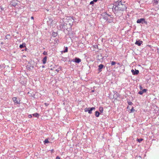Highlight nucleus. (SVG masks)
Here are the masks:
<instances>
[{
	"label": "nucleus",
	"mask_w": 159,
	"mask_h": 159,
	"mask_svg": "<svg viewBox=\"0 0 159 159\" xmlns=\"http://www.w3.org/2000/svg\"><path fill=\"white\" fill-rule=\"evenodd\" d=\"M157 50H158V51H157L158 52H159V49H157Z\"/></svg>",
	"instance_id": "obj_57"
},
{
	"label": "nucleus",
	"mask_w": 159,
	"mask_h": 159,
	"mask_svg": "<svg viewBox=\"0 0 159 159\" xmlns=\"http://www.w3.org/2000/svg\"><path fill=\"white\" fill-rule=\"evenodd\" d=\"M116 64L119 66L120 67L122 68L123 65L119 63H116Z\"/></svg>",
	"instance_id": "obj_33"
},
{
	"label": "nucleus",
	"mask_w": 159,
	"mask_h": 159,
	"mask_svg": "<svg viewBox=\"0 0 159 159\" xmlns=\"http://www.w3.org/2000/svg\"><path fill=\"white\" fill-rule=\"evenodd\" d=\"M26 44L25 43H23L21 44H20L19 47L20 48H23L24 47H26Z\"/></svg>",
	"instance_id": "obj_17"
},
{
	"label": "nucleus",
	"mask_w": 159,
	"mask_h": 159,
	"mask_svg": "<svg viewBox=\"0 0 159 159\" xmlns=\"http://www.w3.org/2000/svg\"><path fill=\"white\" fill-rule=\"evenodd\" d=\"M81 59L80 58L77 57H75V58L72 60V61L75 62L76 63H79L81 61Z\"/></svg>",
	"instance_id": "obj_10"
},
{
	"label": "nucleus",
	"mask_w": 159,
	"mask_h": 159,
	"mask_svg": "<svg viewBox=\"0 0 159 159\" xmlns=\"http://www.w3.org/2000/svg\"><path fill=\"white\" fill-rule=\"evenodd\" d=\"M12 100H13V101L15 105L20 104V100L19 99H17L16 97H14L13 98Z\"/></svg>",
	"instance_id": "obj_8"
},
{
	"label": "nucleus",
	"mask_w": 159,
	"mask_h": 159,
	"mask_svg": "<svg viewBox=\"0 0 159 159\" xmlns=\"http://www.w3.org/2000/svg\"><path fill=\"white\" fill-rule=\"evenodd\" d=\"M67 58L66 57H62L61 60L65 61H66Z\"/></svg>",
	"instance_id": "obj_30"
},
{
	"label": "nucleus",
	"mask_w": 159,
	"mask_h": 159,
	"mask_svg": "<svg viewBox=\"0 0 159 159\" xmlns=\"http://www.w3.org/2000/svg\"><path fill=\"white\" fill-rule=\"evenodd\" d=\"M135 110L134 109V108L133 107H132V108L130 110V111L129 112L130 113H133L134 111H135Z\"/></svg>",
	"instance_id": "obj_26"
},
{
	"label": "nucleus",
	"mask_w": 159,
	"mask_h": 159,
	"mask_svg": "<svg viewBox=\"0 0 159 159\" xmlns=\"http://www.w3.org/2000/svg\"><path fill=\"white\" fill-rule=\"evenodd\" d=\"M11 6H12L13 7H15L17 5V3H16L15 2V1H12L11 2Z\"/></svg>",
	"instance_id": "obj_18"
},
{
	"label": "nucleus",
	"mask_w": 159,
	"mask_h": 159,
	"mask_svg": "<svg viewBox=\"0 0 159 159\" xmlns=\"http://www.w3.org/2000/svg\"><path fill=\"white\" fill-rule=\"evenodd\" d=\"M106 68H107V67H106Z\"/></svg>",
	"instance_id": "obj_63"
},
{
	"label": "nucleus",
	"mask_w": 159,
	"mask_h": 159,
	"mask_svg": "<svg viewBox=\"0 0 159 159\" xmlns=\"http://www.w3.org/2000/svg\"><path fill=\"white\" fill-rule=\"evenodd\" d=\"M112 19H113V18H111L110 19L108 18V20H107V21L108 23H111L112 21Z\"/></svg>",
	"instance_id": "obj_28"
},
{
	"label": "nucleus",
	"mask_w": 159,
	"mask_h": 159,
	"mask_svg": "<svg viewBox=\"0 0 159 159\" xmlns=\"http://www.w3.org/2000/svg\"><path fill=\"white\" fill-rule=\"evenodd\" d=\"M131 72L133 75H138L139 73V71L135 69V70L132 69L131 70Z\"/></svg>",
	"instance_id": "obj_11"
},
{
	"label": "nucleus",
	"mask_w": 159,
	"mask_h": 159,
	"mask_svg": "<svg viewBox=\"0 0 159 159\" xmlns=\"http://www.w3.org/2000/svg\"><path fill=\"white\" fill-rule=\"evenodd\" d=\"M6 39H10L11 38V36L10 34H7L6 35L5 37Z\"/></svg>",
	"instance_id": "obj_24"
},
{
	"label": "nucleus",
	"mask_w": 159,
	"mask_h": 159,
	"mask_svg": "<svg viewBox=\"0 0 159 159\" xmlns=\"http://www.w3.org/2000/svg\"><path fill=\"white\" fill-rule=\"evenodd\" d=\"M60 23H61L59 25L60 30L64 31L65 30H66L68 32L71 30L70 25H68L67 24L65 23L63 20H62L61 22L60 21Z\"/></svg>",
	"instance_id": "obj_1"
},
{
	"label": "nucleus",
	"mask_w": 159,
	"mask_h": 159,
	"mask_svg": "<svg viewBox=\"0 0 159 159\" xmlns=\"http://www.w3.org/2000/svg\"><path fill=\"white\" fill-rule=\"evenodd\" d=\"M143 140V139L142 138L137 139V140L139 143H140Z\"/></svg>",
	"instance_id": "obj_29"
},
{
	"label": "nucleus",
	"mask_w": 159,
	"mask_h": 159,
	"mask_svg": "<svg viewBox=\"0 0 159 159\" xmlns=\"http://www.w3.org/2000/svg\"><path fill=\"white\" fill-rule=\"evenodd\" d=\"M94 91H95V90H94V89H93L91 91V93H93V92H94Z\"/></svg>",
	"instance_id": "obj_50"
},
{
	"label": "nucleus",
	"mask_w": 159,
	"mask_h": 159,
	"mask_svg": "<svg viewBox=\"0 0 159 159\" xmlns=\"http://www.w3.org/2000/svg\"><path fill=\"white\" fill-rule=\"evenodd\" d=\"M128 107H129V106H127V109H128Z\"/></svg>",
	"instance_id": "obj_61"
},
{
	"label": "nucleus",
	"mask_w": 159,
	"mask_h": 159,
	"mask_svg": "<svg viewBox=\"0 0 159 159\" xmlns=\"http://www.w3.org/2000/svg\"><path fill=\"white\" fill-rule=\"evenodd\" d=\"M34 61L32 60H30L28 62V64L27 66H30V67H31L32 69H34Z\"/></svg>",
	"instance_id": "obj_7"
},
{
	"label": "nucleus",
	"mask_w": 159,
	"mask_h": 159,
	"mask_svg": "<svg viewBox=\"0 0 159 159\" xmlns=\"http://www.w3.org/2000/svg\"><path fill=\"white\" fill-rule=\"evenodd\" d=\"M98 67V68L97 70L98 71V73L101 72L102 70V69H105V66L103 64H102L99 65Z\"/></svg>",
	"instance_id": "obj_6"
},
{
	"label": "nucleus",
	"mask_w": 159,
	"mask_h": 159,
	"mask_svg": "<svg viewBox=\"0 0 159 159\" xmlns=\"http://www.w3.org/2000/svg\"><path fill=\"white\" fill-rule=\"evenodd\" d=\"M71 18L72 20V22H73L74 21V17L73 16H72L71 17Z\"/></svg>",
	"instance_id": "obj_48"
},
{
	"label": "nucleus",
	"mask_w": 159,
	"mask_h": 159,
	"mask_svg": "<svg viewBox=\"0 0 159 159\" xmlns=\"http://www.w3.org/2000/svg\"><path fill=\"white\" fill-rule=\"evenodd\" d=\"M32 115L34 116L37 117V118H38L39 117V114L37 113L33 114Z\"/></svg>",
	"instance_id": "obj_21"
},
{
	"label": "nucleus",
	"mask_w": 159,
	"mask_h": 159,
	"mask_svg": "<svg viewBox=\"0 0 159 159\" xmlns=\"http://www.w3.org/2000/svg\"><path fill=\"white\" fill-rule=\"evenodd\" d=\"M126 9L127 7L125 5L122 4V5L117 7V13L120 11H126Z\"/></svg>",
	"instance_id": "obj_2"
},
{
	"label": "nucleus",
	"mask_w": 159,
	"mask_h": 159,
	"mask_svg": "<svg viewBox=\"0 0 159 159\" xmlns=\"http://www.w3.org/2000/svg\"><path fill=\"white\" fill-rule=\"evenodd\" d=\"M109 16L111 18H113V15L108 14V17Z\"/></svg>",
	"instance_id": "obj_38"
},
{
	"label": "nucleus",
	"mask_w": 159,
	"mask_h": 159,
	"mask_svg": "<svg viewBox=\"0 0 159 159\" xmlns=\"http://www.w3.org/2000/svg\"><path fill=\"white\" fill-rule=\"evenodd\" d=\"M49 20L50 21H53V20L52 19H49Z\"/></svg>",
	"instance_id": "obj_54"
},
{
	"label": "nucleus",
	"mask_w": 159,
	"mask_h": 159,
	"mask_svg": "<svg viewBox=\"0 0 159 159\" xmlns=\"http://www.w3.org/2000/svg\"><path fill=\"white\" fill-rule=\"evenodd\" d=\"M68 48L67 47H65L64 48V50L63 51H62V53L63 52L64 53L66 52H68Z\"/></svg>",
	"instance_id": "obj_22"
},
{
	"label": "nucleus",
	"mask_w": 159,
	"mask_h": 159,
	"mask_svg": "<svg viewBox=\"0 0 159 159\" xmlns=\"http://www.w3.org/2000/svg\"><path fill=\"white\" fill-rule=\"evenodd\" d=\"M43 54L44 55H48L47 52L44 51L43 53Z\"/></svg>",
	"instance_id": "obj_37"
},
{
	"label": "nucleus",
	"mask_w": 159,
	"mask_h": 159,
	"mask_svg": "<svg viewBox=\"0 0 159 159\" xmlns=\"http://www.w3.org/2000/svg\"><path fill=\"white\" fill-rule=\"evenodd\" d=\"M56 159H61V158L59 156H57L56 157Z\"/></svg>",
	"instance_id": "obj_45"
},
{
	"label": "nucleus",
	"mask_w": 159,
	"mask_h": 159,
	"mask_svg": "<svg viewBox=\"0 0 159 159\" xmlns=\"http://www.w3.org/2000/svg\"><path fill=\"white\" fill-rule=\"evenodd\" d=\"M100 114V113L98 111H96L95 112V116L96 117H99Z\"/></svg>",
	"instance_id": "obj_20"
},
{
	"label": "nucleus",
	"mask_w": 159,
	"mask_h": 159,
	"mask_svg": "<svg viewBox=\"0 0 159 159\" xmlns=\"http://www.w3.org/2000/svg\"><path fill=\"white\" fill-rule=\"evenodd\" d=\"M113 5L112 7V11L116 16L117 14V7L114 6V4H112Z\"/></svg>",
	"instance_id": "obj_9"
},
{
	"label": "nucleus",
	"mask_w": 159,
	"mask_h": 159,
	"mask_svg": "<svg viewBox=\"0 0 159 159\" xmlns=\"http://www.w3.org/2000/svg\"><path fill=\"white\" fill-rule=\"evenodd\" d=\"M118 68V66H117V67L115 66V67H114V68Z\"/></svg>",
	"instance_id": "obj_56"
},
{
	"label": "nucleus",
	"mask_w": 159,
	"mask_h": 159,
	"mask_svg": "<svg viewBox=\"0 0 159 159\" xmlns=\"http://www.w3.org/2000/svg\"><path fill=\"white\" fill-rule=\"evenodd\" d=\"M139 88H140V90L143 89V87H142V86L141 85H139Z\"/></svg>",
	"instance_id": "obj_42"
},
{
	"label": "nucleus",
	"mask_w": 159,
	"mask_h": 159,
	"mask_svg": "<svg viewBox=\"0 0 159 159\" xmlns=\"http://www.w3.org/2000/svg\"><path fill=\"white\" fill-rule=\"evenodd\" d=\"M72 25H73V24H72L71 23H69L68 25H70L71 28H72L71 27H72Z\"/></svg>",
	"instance_id": "obj_52"
},
{
	"label": "nucleus",
	"mask_w": 159,
	"mask_h": 159,
	"mask_svg": "<svg viewBox=\"0 0 159 159\" xmlns=\"http://www.w3.org/2000/svg\"><path fill=\"white\" fill-rule=\"evenodd\" d=\"M148 91V89H144L141 90L140 91L138 92V94H139L141 95H143V93H146Z\"/></svg>",
	"instance_id": "obj_14"
},
{
	"label": "nucleus",
	"mask_w": 159,
	"mask_h": 159,
	"mask_svg": "<svg viewBox=\"0 0 159 159\" xmlns=\"http://www.w3.org/2000/svg\"><path fill=\"white\" fill-rule=\"evenodd\" d=\"M136 22L138 24H145L146 25L148 24V22L144 18L138 19L137 20Z\"/></svg>",
	"instance_id": "obj_3"
},
{
	"label": "nucleus",
	"mask_w": 159,
	"mask_h": 159,
	"mask_svg": "<svg viewBox=\"0 0 159 159\" xmlns=\"http://www.w3.org/2000/svg\"><path fill=\"white\" fill-rule=\"evenodd\" d=\"M1 44H2L3 43V42H1Z\"/></svg>",
	"instance_id": "obj_59"
},
{
	"label": "nucleus",
	"mask_w": 159,
	"mask_h": 159,
	"mask_svg": "<svg viewBox=\"0 0 159 159\" xmlns=\"http://www.w3.org/2000/svg\"><path fill=\"white\" fill-rule=\"evenodd\" d=\"M95 109V107H89L88 108L86 107L84 109V111L85 112H88V113L91 114L92 113V111Z\"/></svg>",
	"instance_id": "obj_4"
},
{
	"label": "nucleus",
	"mask_w": 159,
	"mask_h": 159,
	"mask_svg": "<svg viewBox=\"0 0 159 159\" xmlns=\"http://www.w3.org/2000/svg\"><path fill=\"white\" fill-rule=\"evenodd\" d=\"M123 66V69H122V70H123V72H124L125 70V67L124 66Z\"/></svg>",
	"instance_id": "obj_46"
},
{
	"label": "nucleus",
	"mask_w": 159,
	"mask_h": 159,
	"mask_svg": "<svg viewBox=\"0 0 159 159\" xmlns=\"http://www.w3.org/2000/svg\"><path fill=\"white\" fill-rule=\"evenodd\" d=\"M94 3L93 2V1H91L90 2L89 4L92 5L93 6Z\"/></svg>",
	"instance_id": "obj_36"
},
{
	"label": "nucleus",
	"mask_w": 159,
	"mask_h": 159,
	"mask_svg": "<svg viewBox=\"0 0 159 159\" xmlns=\"http://www.w3.org/2000/svg\"><path fill=\"white\" fill-rule=\"evenodd\" d=\"M99 109L100 114H101L103 112V108L102 107H100L99 108Z\"/></svg>",
	"instance_id": "obj_23"
},
{
	"label": "nucleus",
	"mask_w": 159,
	"mask_h": 159,
	"mask_svg": "<svg viewBox=\"0 0 159 159\" xmlns=\"http://www.w3.org/2000/svg\"><path fill=\"white\" fill-rule=\"evenodd\" d=\"M143 43V42L139 39H137L135 44L138 46H140L141 44Z\"/></svg>",
	"instance_id": "obj_13"
},
{
	"label": "nucleus",
	"mask_w": 159,
	"mask_h": 159,
	"mask_svg": "<svg viewBox=\"0 0 159 159\" xmlns=\"http://www.w3.org/2000/svg\"><path fill=\"white\" fill-rule=\"evenodd\" d=\"M31 19H32V20H34V17L33 16H31Z\"/></svg>",
	"instance_id": "obj_53"
},
{
	"label": "nucleus",
	"mask_w": 159,
	"mask_h": 159,
	"mask_svg": "<svg viewBox=\"0 0 159 159\" xmlns=\"http://www.w3.org/2000/svg\"><path fill=\"white\" fill-rule=\"evenodd\" d=\"M42 68H44L45 66H44V65H43V66H42Z\"/></svg>",
	"instance_id": "obj_55"
},
{
	"label": "nucleus",
	"mask_w": 159,
	"mask_h": 159,
	"mask_svg": "<svg viewBox=\"0 0 159 159\" xmlns=\"http://www.w3.org/2000/svg\"><path fill=\"white\" fill-rule=\"evenodd\" d=\"M61 66H60L58 68V69H57L55 70L57 71V72H59V69H60V70L61 69Z\"/></svg>",
	"instance_id": "obj_35"
},
{
	"label": "nucleus",
	"mask_w": 159,
	"mask_h": 159,
	"mask_svg": "<svg viewBox=\"0 0 159 159\" xmlns=\"http://www.w3.org/2000/svg\"><path fill=\"white\" fill-rule=\"evenodd\" d=\"M47 58V57L46 56H45L43 58L42 60V61L43 64H45L46 63Z\"/></svg>",
	"instance_id": "obj_15"
},
{
	"label": "nucleus",
	"mask_w": 159,
	"mask_h": 159,
	"mask_svg": "<svg viewBox=\"0 0 159 159\" xmlns=\"http://www.w3.org/2000/svg\"><path fill=\"white\" fill-rule=\"evenodd\" d=\"M25 50L26 51H27L28 50V49L26 48V47H25Z\"/></svg>",
	"instance_id": "obj_49"
},
{
	"label": "nucleus",
	"mask_w": 159,
	"mask_h": 159,
	"mask_svg": "<svg viewBox=\"0 0 159 159\" xmlns=\"http://www.w3.org/2000/svg\"><path fill=\"white\" fill-rule=\"evenodd\" d=\"M98 1V0H93V2L94 3H95V2H96Z\"/></svg>",
	"instance_id": "obj_47"
},
{
	"label": "nucleus",
	"mask_w": 159,
	"mask_h": 159,
	"mask_svg": "<svg viewBox=\"0 0 159 159\" xmlns=\"http://www.w3.org/2000/svg\"><path fill=\"white\" fill-rule=\"evenodd\" d=\"M0 9H2V11L3 10H4V8H2V7L1 6V7Z\"/></svg>",
	"instance_id": "obj_51"
},
{
	"label": "nucleus",
	"mask_w": 159,
	"mask_h": 159,
	"mask_svg": "<svg viewBox=\"0 0 159 159\" xmlns=\"http://www.w3.org/2000/svg\"><path fill=\"white\" fill-rule=\"evenodd\" d=\"M44 105H45L46 107H48L49 105V103H45Z\"/></svg>",
	"instance_id": "obj_40"
},
{
	"label": "nucleus",
	"mask_w": 159,
	"mask_h": 159,
	"mask_svg": "<svg viewBox=\"0 0 159 159\" xmlns=\"http://www.w3.org/2000/svg\"><path fill=\"white\" fill-rule=\"evenodd\" d=\"M50 70H53V69H52V68H51V69H50Z\"/></svg>",
	"instance_id": "obj_58"
},
{
	"label": "nucleus",
	"mask_w": 159,
	"mask_h": 159,
	"mask_svg": "<svg viewBox=\"0 0 159 159\" xmlns=\"http://www.w3.org/2000/svg\"><path fill=\"white\" fill-rule=\"evenodd\" d=\"M52 35L54 37H55L58 35V34L57 32H53L52 34Z\"/></svg>",
	"instance_id": "obj_19"
},
{
	"label": "nucleus",
	"mask_w": 159,
	"mask_h": 159,
	"mask_svg": "<svg viewBox=\"0 0 159 159\" xmlns=\"http://www.w3.org/2000/svg\"><path fill=\"white\" fill-rule=\"evenodd\" d=\"M0 66H1V65H0Z\"/></svg>",
	"instance_id": "obj_64"
},
{
	"label": "nucleus",
	"mask_w": 159,
	"mask_h": 159,
	"mask_svg": "<svg viewBox=\"0 0 159 159\" xmlns=\"http://www.w3.org/2000/svg\"><path fill=\"white\" fill-rule=\"evenodd\" d=\"M102 18L106 21H107L108 20V14L107 13V12H105L101 14Z\"/></svg>",
	"instance_id": "obj_5"
},
{
	"label": "nucleus",
	"mask_w": 159,
	"mask_h": 159,
	"mask_svg": "<svg viewBox=\"0 0 159 159\" xmlns=\"http://www.w3.org/2000/svg\"><path fill=\"white\" fill-rule=\"evenodd\" d=\"M113 4H114V6H116L117 7L119 6H121V5H122V3L121 2V0L120 1L114 2Z\"/></svg>",
	"instance_id": "obj_12"
},
{
	"label": "nucleus",
	"mask_w": 159,
	"mask_h": 159,
	"mask_svg": "<svg viewBox=\"0 0 159 159\" xmlns=\"http://www.w3.org/2000/svg\"><path fill=\"white\" fill-rule=\"evenodd\" d=\"M110 63H111V66H114V65H115L116 64V62L115 61H110Z\"/></svg>",
	"instance_id": "obj_25"
},
{
	"label": "nucleus",
	"mask_w": 159,
	"mask_h": 159,
	"mask_svg": "<svg viewBox=\"0 0 159 159\" xmlns=\"http://www.w3.org/2000/svg\"><path fill=\"white\" fill-rule=\"evenodd\" d=\"M127 103L129 105H131L133 104L132 102L130 101H127Z\"/></svg>",
	"instance_id": "obj_32"
},
{
	"label": "nucleus",
	"mask_w": 159,
	"mask_h": 159,
	"mask_svg": "<svg viewBox=\"0 0 159 159\" xmlns=\"http://www.w3.org/2000/svg\"><path fill=\"white\" fill-rule=\"evenodd\" d=\"M93 47L95 48H98V45H93Z\"/></svg>",
	"instance_id": "obj_41"
},
{
	"label": "nucleus",
	"mask_w": 159,
	"mask_h": 159,
	"mask_svg": "<svg viewBox=\"0 0 159 159\" xmlns=\"http://www.w3.org/2000/svg\"><path fill=\"white\" fill-rule=\"evenodd\" d=\"M20 82L21 84H23V85H25V84H26L23 81H21Z\"/></svg>",
	"instance_id": "obj_39"
},
{
	"label": "nucleus",
	"mask_w": 159,
	"mask_h": 159,
	"mask_svg": "<svg viewBox=\"0 0 159 159\" xmlns=\"http://www.w3.org/2000/svg\"><path fill=\"white\" fill-rule=\"evenodd\" d=\"M27 69L28 70H32L33 69H32L31 67H30V66H27Z\"/></svg>",
	"instance_id": "obj_31"
},
{
	"label": "nucleus",
	"mask_w": 159,
	"mask_h": 159,
	"mask_svg": "<svg viewBox=\"0 0 159 159\" xmlns=\"http://www.w3.org/2000/svg\"><path fill=\"white\" fill-rule=\"evenodd\" d=\"M50 151L51 152V153H53L54 152V151L53 149L51 150Z\"/></svg>",
	"instance_id": "obj_44"
},
{
	"label": "nucleus",
	"mask_w": 159,
	"mask_h": 159,
	"mask_svg": "<svg viewBox=\"0 0 159 159\" xmlns=\"http://www.w3.org/2000/svg\"><path fill=\"white\" fill-rule=\"evenodd\" d=\"M148 47H151V45H148Z\"/></svg>",
	"instance_id": "obj_60"
},
{
	"label": "nucleus",
	"mask_w": 159,
	"mask_h": 159,
	"mask_svg": "<svg viewBox=\"0 0 159 159\" xmlns=\"http://www.w3.org/2000/svg\"><path fill=\"white\" fill-rule=\"evenodd\" d=\"M28 117L30 118H31L32 117V115L31 114H30L28 115Z\"/></svg>",
	"instance_id": "obj_43"
},
{
	"label": "nucleus",
	"mask_w": 159,
	"mask_h": 159,
	"mask_svg": "<svg viewBox=\"0 0 159 159\" xmlns=\"http://www.w3.org/2000/svg\"><path fill=\"white\" fill-rule=\"evenodd\" d=\"M159 0H153L152 2L153 5H157L158 3V1Z\"/></svg>",
	"instance_id": "obj_16"
},
{
	"label": "nucleus",
	"mask_w": 159,
	"mask_h": 159,
	"mask_svg": "<svg viewBox=\"0 0 159 159\" xmlns=\"http://www.w3.org/2000/svg\"><path fill=\"white\" fill-rule=\"evenodd\" d=\"M43 142L44 144L48 143L49 142L48 139H45Z\"/></svg>",
	"instance_id": "obj_27"
},
{
	"label": "nucleus",
	"mask_w": 159,
	"mask_h": 159,
	"mask_svg": "<svg viewBox=\"0 0 159 159\" xmlns=\"http://www.w3.org/2000/svg\"><path fill=\"white\" fill-rule=\"evenodd\" d=\"M54 41L56 43H58L59 42V40L58 39L56 38L54 40Z\"/></svg>",
	"instance_id": "obj_34"
},
{
	"label": "nucleus",
	"mask_w": 159,
	"mask_h": 159,
	"mask_svg": "<svg viewBox=\"0 0 159 159\" xmlns=\"http://www.w3.org/2000/svg\"><path fill=\"white\" fill-rule=\"evenodd\" d=\"M24 50V49H22V51H23Z\"/></svg>",
	"instance_id": "obj_62"
}]
</instances>
